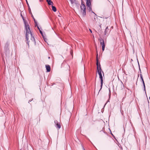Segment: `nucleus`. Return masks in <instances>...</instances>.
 I'll return each mask as SVG.
<instances>
[{"mask_svg": "<svg viewBox=\"0 0 150 150\" xmlns=\"http://www.w3.org/2000/svg\"><path fill=\"white\" fill-rule=\"evenodd\" d=\"M25 30L26 32L25 35L26 39V41H27V43L28 44V45L29 46V41H28V39L29 37V35H30L31 36L30 40H32V41L34 42L35 43V39L34 38V37L33 36V34L30 31V28H28Z\"/></svg>", "mask_w": 150, "mask_h": 150, "instance_id": "f257e3e1", "label": "nucleus"}, {"mask_svg": "<svg viewBox=\"0 0 150 150\" xmlns=\"http://www.w3.org/2000/svg\"><path fill=\"white\" fill-rule=\"evenodd\" d=\"M81 12L82 13L83 17L85 16L86 15V8L85 5L82 3V1L81 6Z\"/></svg>", "mask_w": 150, "mask_h": 150, "instance_id": "f03ea898", "label": "nucleus"}, {"mask_svg": "<svg viewBox=\"0 0 150 150\" xmlns=\"http://www.w3.org/2000/svg\"><path fill=\"white\" fill-rule=\"evenodd\" d=\"M96 65L97 66V70L98 73L99 72L101 71L103 72V75H104V73L103 71H102V70L101 68V65L100 64V63H98V54L97 55L96 57Z\"/></svg>", "mask_w": 150, "mask_h": 150, "instance_id": "7ed1b4c3", "label": "nucleus"}, {"mask_svg": "<svg viewBox=\"0 0 150 150\" xmlns=\"http://www.w3.org/2000/svg\"><path fill=\"white\" fill-rule=\"evenodd\" d=\"M88 10L89 12H91L90 15L91 17L94 18V20L95 21V18L97 15L92 11L91 6H88Z\"/></svg>", "mask_w": 150, "mask_h": 150, "instance_id": "20e7f679", "label": "nucleus"}, {"mask_svg": "<svg viewBox=\"0 0 150 150\" xmlns=\"http://www.w3.org/2000/svg\"><path fill=\"white\" fill-rule=\"evenodd\" d=\"M139 71H140V78H141V81H142V83L143 85V86H144V91H145V92L146 93L145 84L144 83V80H143V76H142V74H141V69H140V68H139Z\"/></svg>", "mask_w": 150, "mask_h": 150, "instance_id": "39448f33", "label": "nucleus"}, {"mask_svg": "<svg viewBox=\"0 0 150 150\" xmlns=\"http://www.w3.org/2000/svg\"><path fill=\"white\" fill-rule=\"evenodd\" d=\"M100 44L102 45V51H104L105 47V45L104 40L102 38H100Z\"/></svg>", "mask_w": 150, "mask_h": 150, "instance_id": "423d86ee", "label": "nucleus"}, {"mask_svg": "<svg viewBox=\"0 0 150 150\" xmlns=\"http://www.w3.org/2000/svg\"><path fill=\"white\" fill-rule=\"evenodd\" d=\"M22 18L24 21V24L25 26V29H27L28 28H29L30 26L28 24H27V23L26 22V21L25 20L24 17L23 16H22Z\"/></svg>", "mask_w": 150, "mask_h": 150, "instance_id": "0eeeda50", "label": "nucleus"}, {"mask_svg": "<svg viewBox=\"0 0 150 150\" xmlns=\"http://www.w3.org/2000/svg\"><path fill=\"white\" fill-rule=\"evenodd\" d=\"M47 71L49 72L50 71V67L49 65H45Z\"/></svg>", "mask_w": 150, "mask_h": 150, "instance_id": "6e6552de", "label": "nucleus"}, {"mask_svg": "<svg viewBox=\"0 0 150 150\" xmlns=\"http://www.w3.org/2000/svg\"><path fill=\"white\" fill-rule=\"evenodd\" d=\"M86 4L87 6H91L90 0H86Z\"/></svg>", "mask_w": 150, "mask_h": 150, "instance_id": "1a4fd4ad", "label": "nucleus"}, {"mask_svg": "<svg viewBox=\"0 0 150 150\" xmlns=\"http://www.w3.org/2000/svg\"><path fill=\"white\" fill-rule=\"evenodd\" d=\"M98 74L99 76V78L100 79V81H103V78L102 76L101 72H99Z\"/></svg>", "mask_w": 150, "mask_h": 150, "instance_id": "9d476101", "label": "nucleus"}, {"mask_svg": "<svg viewBox=\"0 0 150 150\" xmlns=\"http://www.w3.org/2000/svg\"><path fill=\"white\" fill-rule=\"evenodd\" d=\"M109 31V29L108 28V26H107L105 30V35H107L108 34V32Z\"/></svg>", "mask_w": 150, "mask_h": 150, "instance_id": "9b49d317", "label": "nucleus"}, {"mask_svg": "<svg viewBox=\"0 0 150 150\" xmlns=\"http://www.w3.org/2000/svg\"><path fill=\"white\" fill-rule=\"evenodd\" d=\"M55 127L58 129H59L61 127V125L59 123L55 125Z\"/></svg>", "mask_w": 150, "mask_h": 150, "instance_id": "f8f14e48", "label": "nucleus"}, {"mask_svg": "<svg viewBox=\"0 0 150 150\" xmlns=\"http://www.w3.org/2000/svg\"><path fill=\"white\" fill-rule=\"evenodd\" d=\"M49 5H51L53 6V2L51 0H50L48 2H47Z\"/></svg>", "mask_w": 150, "mask_h": 150, "instance_id": "ddd939ff", "label": "nucleus"}, {"mask_svg": "<svg viewBox=\"0 0 150 150\" xmlns=\"http://www.w3.org/2000/svg\"><path fill=\"white\" fill-rule=\"evenodd\" d=\"M52 10L54 11V12H56L57 11V9H56V7L54 6H52Z\"/></svg>", "mask_w": 150, "mask_h": 150, "instance_id": "4468645a", "label": "nucleus"}, {"mask_svg": "<svg viewBox=\"0 0 150 150\" xmlns=\"http://www.w3.org/2000/svg\"><path fill=\"white\" fill-rule=\"evenodd\" d=\"M99 28V29L98 30V32L99 33H100V32L101 31V26L100 25H99V27H98V28Z\"/></svg>", "mask_w": 150, "mask_h": 150, "instance_id": "2eb2a0df", "label": "nucleus"}, {"mask_svg": "<svg viewBox=\"0 0 150 150\" xmlns=\"http://www.w3.org/2000/svg\"><path fill=\"white\" fill-rule=\"evenodd\" d=\"M103 81H100V84H101L100 88V90H99V91H100L101 90V89L102 88L103 85Z\"/></svg>", "mask_w": 150, "mask_h": 150, "instance_id": "dca6fc26", "label": "nucleus"}, {"mask_svg": "<svg viewBox=\"0 0 150 150\" xmlns=\"http://www.w3.org/2000/svg\"><path fill=\"white\" fill-rule=\"evenodd\" d=\"M31 16L32 17V18H33V20H34V23H36V21L35 20V18H34L33 15L32 13H31Z\"/></svg>", "mask_w": 150, "mask_h": 150, "instance_id": "f3484780", "label": "nucleus"}, {"mask_svg": "<svg viewBox=\"0 0 150 150\" xmlns=\"http://www.w3.org/2000/svg\"><path fill=\"white\" fill-rule=\"evenodd\" d=\"M39 31H40V33H41V34L42 35L43 38L44 39V35H43L42 31L41 30H39Z\"/></svg>", "mask_w": 150, "mask_h": 150, "instance_id": "a211bd4d", "label": "nucleus"}, {"mask_svg": "<svg viewBox=\"0 0 150 150\" xmlns=\"http://www.w3.org/2000/svg\"><path fill=\"white\" fill-rule=\"evenodd\" d=\"M54 123L55 124V125L57 124L58 123V122L57 121V120H55L54 121Z\"/></svg>", "mask_w": 150, "mask_h": 150, "instance_id": "6ab92c4d", "label": "nucleus"}, {"mask_svg": "<svg viewBox=\"0 0 150 150\" xmlns=\"http://www.w3.org/2000/svg\"><path fill=\"white\" fill-rule=\"evenodd\" d=\"M54 123L55 124V125L57 124L58 123V122L57 121V120H55L54 121Z\"/></svg>", "mask_w": 150, "mask_h": 150, "instance_id": "aec40b11", "label": "nucleus"}, {"mask_svg": "<svg viewBox=\"0 0 150 150\" xmlns=\"http://www.w3.org/2000/svg\"><path fill=\"white\" fill-rule=\"evenodd\" d=\"M72 4H73L75 2V0H70Z\"/></svg>", "mask_w": 150, "mask_h": 150, "instance_id": "412c9836", "label": "nucleus"}, {"mask_svg": "<svg viewBox=\"0 0 150 150\" xmlns=\"http://www.w3.org/2000/svg\"><path fill=\"white\" fill-rule=\"evenodd\" d=\"M25 1H26V3H27V5H28V6H29V4H28V1H27V0H25Z\"/></svg>", "mask_w": 150, "mask_h": 150, "instance_id": "4be33fe9", "label": "nucleus"}, {"mask_svg": "<svg viewBox=\"0 0 150 150\" xmlns=\"http://www.w3.org/2000/svg\"><path fill=\"white\" fill-rule=\"evenodd\" d=\"M120 112H121V113L123 115V110H120Z\"/></svg>", "mask_w": 150, "mask_h": 150, "instance_id": "5701e85b", "label": "nucleus"}, {"mask_svg": "<svg viewBox=\"0 0 150 150\" xmlns=\"http://www.w3.org/2000/svg\"><path fill=\"white\" fill-rule=\"evenodd\" d=\"M35 23V26H37H37H38V24H37V22L36 21V23Z\"/></svg>", "mask_w": 150, "mask_h": 150, "instance_id": "b1692460", "label": "nucleus"}, {"mask_svg": "<svg viewBox=\"0 0 150 150\" xmlns=\"http://www.w3.org/2000/svg\"><path fill=\"white\" fill-rule=\"evenodd\" d=\"M8 43H6V45H5V46H7V47H8Z\"/></svg>", "mask_w": 150, "mask_h": 150, "instance_id": "393cba45", "label": "nucleus"}, {"mask_svg": "<svg viewBox=\"0 0 150 150\" xmlns=\"http://www.w3.org/2000/svg\"><path fill=\"white\" fill-rule=\"evenodd\" d=\"M33 99L32 98L30 100H29V102H28V103H29V102H31V101L33 100Z\"/></svg>", "mask_w": 150, "mask_h": 150, "instance_id": "a878e982", "label": "nucleus"}, {"mask_svg": "<svg viewBox=\"0 0 150 150\" xmlns=\"http://www.w3.org/2000/svg\"><path fill=\"white\" fill-rule=\"evenodd\" d=\"M37 28H38V29L39 30H40V28L38 27V26H37Z\"/></svg>", "mask_w": 150, "mask_h": 150, "instance_id": "bb28decb", "label": "nucleus"}, {"mask_svg": "<svg viewBox=\"0 0 150 150\" xmlns=\"http://www.w3.org/2000/svg\"><path fill=\"white\" fill-rule=\"evenodd\" d=\"M89 30L91 33H92V31L91 29H89Z\"/></svg>", "mask_w": 150, "mask_h": 150, "instance_id": "cd10ccee", "label": "nucleus"}, {"mask_svg": "<svg viewBox=\"0 0 150 150\" xmlns=\"http://www.w3.org/2000/svg\"><path fill=\"white\" fill-rule=\"evenodd\" d=\"M83 150H86L83 146Z\"/></svg>", "mask_w": 150, "mask_h": 150, "instance_id": "c85d7f7f", "label": "nucleus"}, {"mask_svg": "<svg viewBox=\"0 0 150 150\" xmlns=\"http://www.w3.org/2000/svg\"><path fill=\"white\" fill-rule=\"evenodd\" d=\"M46 0V1L47 2H48L50 0Z\"/></svg>", "mask_w": 150, "mask_h": 150, "instance_id": "c756f323", "label": "nucleus"}, {"mask_svg": "<svg viewBox=\"0 0 150 150\" xmlns=\"http://www.w3.org/2000/svg\"><path fill=\"white\" fill-rule=\"evenodd\" d=\"M43 0H39L41 2Z\"/></svg>", "mask_w": 150, "mask_h": 150, "instance_id": "7c9ffc66", "label": "nucleus"}, {"mask_svg": "<svg viewBox=\"0 0 150 150\" xmlns=\"http://www.w3.org/2000/svg\"><path fill=\"white\" fill-rule=\"evenodd\" d=\"M21 17H22V16H23V15H22V14L21 13Z\"/></svg>", "mask_w": 150, "mask_h": 150, "instance_id": "2f4dec72", "label": "nucleus"}, {"mask_svg": "<svg viewBox=\"0 0 150 150\" xmlns=\"http://www.w3.org/2000/svg\"><path fill=\"white\" fill-rule=\"evenodd\" d=\"M139 74H138V77H139Z\"/></svg>", "mask_w": 150, "mask_h": 150, "instance_id": "473e14b6", "label": "nucleus"}, {"mask_svg": "<svg viewBox=\"0 0 150 150\" xmlns=\"http://www.w3.org/2000/svg\"><path fill=\"white\" fill-rule=\"evenodd\" d=\"M121 82L122 83V84H123V83H122V82L121 81Z\"/></svg>", "mask_w": 150, "mask_h": 150, "instance_id": "72a5a7b5", "label": "nucleus"}, {"mask_svg": "<svg viewBox=\"0 0 150 150\" xmlns=\"http://www.w3.org/2000/svg\"><path fill=\"white\" fill-rule=\"evenodd\" d=\"M50 58V57H48V58H49V59Z\"/></svg>", "mask_w": 150, "mask_h": 150, "instance_id": "f704fd0d", "label": "nucleus"}, {"mask_svg": "<svg viewBox=\"0 0 150 150\" xmlns=\"http://www.w3.org/2000/svg\"><path fill=\"white\" fill-rule=\"evenodd\" d=\"M108 1V0H107Z\"/></svg>", "mask_w": 150, "mask_h": 150, "instance_id": "c9c22d12", "label": "nucleus"}]
</instances>
